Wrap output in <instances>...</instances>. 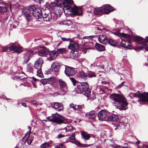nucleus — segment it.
Wrapping results in <instances>:
<instances>
[{
	"label": "nucleus",
	"mask_w": 148,
	"mask_h": 148,
	"mask_svg": "<svg viewBox=\"0 0 148 148\" xmlns=\"http://www.w3.org/2000/svg\"><path fill=\"white\" fill-rule=\"evenodd\" d=\"M64 2L61 1H58L56 2L57 6L62 8L64 7L63 10L65 13L70 14L72 12L75 15L81 16L82 15V10L81 7H75L74 9L71 7V4L73 3L72 0H64Z\"/></svg>",
	"instance_id": "1"
},
{
	"label": "nucleus",
	"mask_w": 148,
	"mask_h": 148,
	"mask_svg": "<svg viewBox=\"0 0 148 148\" xmlns=\"http://www.w3.org/2000/svg\"><path fill=\"white\" fill-rule=\"evenodd\" d=\"M111 99L117 108L120 110H125L127 108L128 103L126 99L121 95L114 94L112 95Z\"/></svg>",
	"instance_id": "2"
},
{
	"label": "nucleus",
	"mask_w": 148,
	"mask_h": 148,
	"mask_svg": "<svg viewBox=\"0 0 148 148\" xmlns=\"http://www.w3.org/2000/svg\"><path fill=\"white\" fill-rule=\"evenodd\" d=\"M43 63L42 58H40L36 60L34 63V67L37 70V75L40 77H42L43 76L41 68Z\"/></svg>",
	"instance_id": "3"
},
{
	"label": "nucleus",
	"mask_w": 148,
	"mask_h": 148,
	"mask_svg": "<svg viewBox=\"0 0 148 148\" xmlns=\"http://www.w3.org/2000/svg\"><path fill=\"white\" fill-rule=\"evenodd\" d=\"M48 119L50 121L59 124L63 123L65 120V118L63 116L58 114H52L51 116L48 117Z\"/></svg>",
	"instance_id": "4"
},
{
	"label": "nucleus",
	"mask_w": 148,
	"mask_h": 148,
	"mask_svg": "<svg viewBox=\"0 0 148 148\" xmlns=\"http://www.w3.org/2000/svg\"><path fill=\"white\" fill-rule=\"evenodd\" d=\"M130 95L131 97H138L140 98V99L138 101L139 102H142L143 103L145 102H148V92H145L139 94L137 92L135 94L131 93Z\"/></svg>",
	"instance_id": "5"
},
{
	"label": "nucleus",
	"mask_w": 148,
	"mask_h": 148,
	"mask_svg": "<svg viewBox=\"0 0 148 148\" xmlns=\"http://www.w3.org/2000/svg\"><path fill=\"white\" fill-rule=\"evenodd\" d=\"M77 86V91L79 93L87 91L89 88L88 85L86 82L80 83Z\"/></svg>",
	"instance_id": "6"
},
{
	"label": "nucleus",
	"mask_w": 148,
	"mask_h": 148,
	"mask_svg": "<svg viewBox=\"0 0 148 148\" xmlns=\"http://www.w3.org/2000/svg\"><path fill=\"white\" fill-rule=\"evenodd\" d=\"M42 17L44 21H50L51 19V15L50 10L48 8H47L45 10H42Z\"/></svg>",
	"instance_id": "7"
},
{
	"label": "nucleus",
	"mask_w": 148,
	"mask_h": 148,
	"mask_svg": "<svg viewBox=\"0 0 148 148\" xmlns=\"http://www.w3.org/2000/svg\"><path fill=\"white\" fill-rule=\"evenodd\" d=\"M108 115V112L104 110H101L98 113L97 116L99 120L103 121L107 120Z\"/></svg>",
	"instance_id": "8"
},
{
	"label": "nucleus",
	"mask_w": 148,
	"mask_h": 148,
	"mask_svg": "<svg viewBox=\"0 0 148 148\" xmlns=\"http://www.w3.org/2000/svg\"><path fill=\"white\" fill-rule=\"evenodd\" d=\"M75 70L72 67L65 66L64 72L66 75L68 76H72L75 73Z\"/></svg>",
	"instance_id": "9"
},
{
	"label": "nucleus",
	"mask_w": 148,
	"mask_h": 148,
	"mask_svg": "<svg viewBox=\"0 0 148 148\" xmlns=\"http://www.w3.org/2000/svg\"><path fill=\"white\" fill-rule=\"evenodd\" d=\"M9 49L11 51H14L17 53H19L22 51L21 47L20 46H11L9 47V48H4L3 49V50L5 51H7Z\"/></svg>",
	"instance_id": "10"
},
{
	"label": "nucleus",
	"mask_w": 148,
	"mask_h": 148,
	"mask_svg": "<svg viewBox=\"0 0 148 148\" xmlns=\"http://www.w3.org/2000/svg\"><path fill=\"white\" fill-rule=\"evenodd\" d=\"M58 56V55L56 51H49L47 59L49 61H51L55 59Z\"/></svg>",
	"instance_id": "11"
},
{
	"label": "nucleus",
	"mask_w": 148,
	"mask_h": 148,
	"mask_svg": "<svg viewBox=\"0 0 148 148\" xmlns=\"http://www.w3.org/2000/svg\"><path fill=\"white\" fill-rule=\"evenodd\" d=\"M32 53V50H27L24 53L23 57V62L24 63H27L29 60L30 55Z\"/></svg>",
	"instance_id": "12"
},
{
	"label": "nucleus",
	"mask_w": 148,
	"mask_h": 148,
	"mask_svg": "<svg viewBox=\"0 0 148 148\" xmlns=\"http://www.w3.org/2000/svg\"><path fill=\"white\" fill-rule=\"evenodd\" d=\"M81 135L82 136V138L84 140H88L91 137L93 138L95 137V136L92 134H89L85 131H81Z\"/></svg>",
	"instance_id": "13"
},
{
	"label": "nucleus",
	"mask_w": 148,
	"mask_h": 148,
	"mask_svg": "<svg viewBox=\"0 0 148 148\" xmlns=\"http://www.w3.org/2000/svg\"><path fill=\"white\" fill-rule=\"evenodd\" d=\"M38 55L41 56L47 57L49 53V50L47 48L44 47L38 50Z\"/></svg>",
	"instance_id": "14"
},
{
	"label": "nucleus",
	"mask_w": 148,
	"mask_h": 148,
	"mask_svg": "<svg viewBox=\"0 0 148 148\" xmlns=\"http://www.w3.org/2000/svg\"><path fill=\"white\" fill-rule=\"evenodd\" d=\"M98 40L100 43L106 45L107 43L108 39L106 35L100 34L98 36Z\"/></svg>",
	"instance_id": "15"
},
{
	"label": "nucleus",
	"mask_w": 148,
	"mask_h": 148,
	"mask_svg": "<svg viewBox=\"0 0 148 148\" xmlns=\"http://www.w3.org/2000/svg\"><path fill=\"white\" fill-rule=\"evenodd\" d=\"M68 48L69 49L71 50L79 49V45L77 42L71 41L70 44L68 47Z\"/></svg>",
	"instance_id": "16"
},
{
	"label": "nucleus",
	"mask_w": 148,
	"mask_h": 148,
	"mask_svg": "<svg viewBox=\"0 0 148 148\" xmlns=\"http://www.w3.org/2000/svg\"><path fill=\"white\" fill-rule=\"evenodd\" d=\"M35 11H34L33 13H32L33 15L36 19H39L41 18L42 17V10H40L39 8H37Z\"/></svg>",
	"instance_id": "17"
},
{
	"label": "nucleus",
	"mask_w": 148,
	"mask_h": 148,
	"mask_svg": "<svg viewBox=\"0 0 148 148\" xmlns=\"http://www.w3.org/2000/svg\"><path fill=\"white\" fill-rule=\"evenodd\" d=\"M97 115V112L95 110H92L85 114L86 116L89 119L94 120Z\"/></svg>",
	"instance_id": "18"
},
{
	"label": "nucleus",
	"mask_w": 148,
	"mask_h": 148,
	"mask_svg": "<svg viewBox=\"0 0 148 148\" xmlns=\"http://www.w3.org/2000/svg\"><path fill=\"white\" fill-rule=\"evenodd\" d=\"M103 8L104 14H108L114 10L113 8L109 5H106Z\"/></svg>",
	"instance_id": "19"
},
{
	"label": "nucleus",
	"mask_w": 148,
	"mask_h": 148,
	"mask_svg": "<svg viewBox=\"0 0 148 148\" xmlns=\"http://www.w3.org/2000/svg\"><path fill=\"white\" fill-rule=\"evenodd\" d=\"M30 134L28 132L25 134V136L23 138V139H26L25 142H27L28 145H30L32 143L33 140V136L31 135L29 137Z\"/></svg>",
	"instance_id": "20"
},
{
	"label": "nucleus",
	"mask_w": 148,
	"mask_h": 148,
	"mask_svg": "<svg viewBox=\"0 0 148 148\" xmlns=\"http://www.w3.org/2000/svg\"><path fill=\"white\" fill-rule=\"evenodd\" d=\"M80 53V51L79 49L71 50L70 54L71 58H75L79 56Z\"/></svg>",
	"instance_id": "21"
},
{
	"label": "nucleus",
	"mask_w": 148,
	"mask_h": 148,
	"mask_svg": "<svg viewBox=\"0 0 148 148\" xmlns=\"http://www.w3.org/2000/svg\"><path fill=\"white\" fill-rule=\"evenodd\" d=\"M103 7L95 9L94 13L96 15H101L103 14H104Z\"/></svg>",
	"instance_id": "22"
},
{
	"label": "nucleus",
	"mask_w": 148,
	"mask_h": 148,
	"mask_svg": "<svg viewBox=\"0 0 148 148\" xmlns=\"http://www.w3.org/2000/svg\"><path fill=\"white\" fill-rule=\"evenodd\" d=\"M147 41L148 42V37H147ZM143 48H146L147 50L148 51V45L146 42H144L142 43L141 46H140L137 48L134 49L135 50L140 51Z\"/></svg>",
	"instance_id": "23"
},
{
	"label": "nucleus",
	"mask_w": 148,
	"mask_h": 148,
	"mask_svg": "<svg viewBox=\"0 0 148 148\" xmlns=\"http://www.w3.org/2000/svg\"><path fill=\"white\" fill-rule=\"evenodd\" d=\"M22 11L24 15L26 18L27 20L28 21H29L31 18V12L29 11L27 9H23Z\"/></svg>",
	"instance_id": "24"
},
{
	"label": "nucleus",
	"mask_w": 148,
	"mask_h": 148,
	"mask_svg": "<svg viewBox=\"0 0 148 148\" xmlns=\"http://www.w3.org/2000/svg\"><path fill=\"white\" fill-rule=\"evenodd\" d=\"M53 107L55 109L57 110L58 111H62L63 110L62 105L59 103H55L53 105Z\"/></svg>",
	"instance_id": "25"
},
{
	"label": "nucleus",
	"mask_w": 148,
	"mask_h": 148,
	"mask_svg": "<svg viewBox=\"0 0 148 148\" xmlns=\"http://www.w3.org/2000/svg\"><path fill=\"white\" fill-rule=\"evenodd\" d=\"M130 43L127 40H123L121 42V46L124 48L130 49Z\"/></svg>",
	"instance_id": "26"
},
{
	"label": "nucleus",
	"mask_w": 148,
	"mask_h": 148,
	"mask_svg": "<svg viewBox=\"0 0 148 148\" xmlns=\"http://www.w3.org/2000/svg\"><path fill=\"white\" fill-rule=\"evenodd\" d=\"M60 65L57 62H54L51 65V69L53 71L56 72L58 71Z\"/></svg>",
	"instance_id": "27"
},
{
	"label": "nucleus",
	"mask_w": 148,
	"mask_h": 148,
	"mask_svg": "<svg viewBox=\"0 0 148 148\" xmlns=\"http://www.w3.org/2000/svg\"><path fill=\"white\" fill-rule=\"evenodd\" d=\"M58 82L60 88L66 89L67 84L66 82L62 79H58Z\"/></svg>",
	"instance_id": "28"
},
{
	"label": "nucleus",
	"mask_w": 148,
	"mask_h": 148,
	"mask_svg": "<svg viewBox=\"0 0 148 148\" xmlns=\"http://www.w3.org/2000/svg\"><path fill=\"white\" fill-rule=\"evenodd\" d=\"M69 140L71 142L74 143L77 145H79L80 143L75 139V134L74 133L71 136L69 137Z\"/></svg>",
	"instance_id": "29"
},
{
	"label": "nucleus",
	"mask_w": 148,
	"mask_h": 148,
	"mask_svg": "<svg viewBox=\"0 0 148 148\" xmlns=\"http://www.w3.org/2000/svg\"><path fill=\"white\" fill-rule=\"evenodd\" d=\"M119 119L118 116L116 115L112 114L108 117L107 120L108 121H116Z\"/></svg>",
	"instance_id": "30"
},
{
	"label": "nucleus",
	"mask_w": 148,
	"mask_h": 148,
	"mask_svg": "<svg viewBox=\"0 0 148 148\" xmlns=\"http://www.w3.org/2000/svg\"><path fill=\"white\" fill-rule=\"evenodd\" d=\"M95 47L96 49L99 51H102L105 49V48L103 45L97 43H96L95 44Z\"/></svg>",
	"instance_id": "31"
},
{
	"label": "nucleus",
	"mask_w": 148,
	"mask_h": 148,
	"mask_svg": "<svg viewBox=\"0 0 148 148\" xmlns=\"http://www.w3.org/2000/svg\"><path fill=\"white\" fill-rule=\"evenodd\" d=\"M113 33L114 35L120 37H123L124 38H127L129 37L128 35L124 34L123 33H120L119 32H114Z\"/></svg>",
	"instance_id": "32"
},
{
	"label": "nucleus",
	"mask_w": 148,
	"mask_h": 148,
	"mask_svg": "<svg viewBox=\"0 0 148 148\" xmlns=\"http://www.w3.org/2000/svg\"><path fill=\"white\" fill-rule=\"evenodd\" d=\"M107 44H109L111 46H115L117 45V42L114 40H113L112 39H108V41H107Z\"/></svg>",
	"instance_id": "33"
},
{
	"label": "nucleus",
	"mask_w": 148,
	"mask_h": 148,
	"mask_svg": "<svg viewBox=\"0 0 148 148\" xmlns=\"http://www.w3.org/2000/svg\"><path fill=\"white\" fill-rule=\"evenodd\" d=\"M56 52L58 55V54L65 53L66 52V50L64 48H59L57 49Z\"/></svg>",
	"instance_id": "34"
},
{
	"label": "nucleus",
	"mask_w": 148,
	"mask_h": 148,
	"mask_svg": "<svg viewBox=\"0 0 148 148\" xmlns=\"http://www.w3.org/2000/svg\"><path fill=\"white\" fill-rule=\"evenodd\" d=\"M131 38L134 41H140L142 40V38L138 36H133Z\"/></svg>",
	"instance_id": "35"
},
{
	"label": "nucleus",
	"mask_w": 148,
	"mask_h": 148,
	"mask_svg": "<svg viewBox=\"0 0 148 148\" xmlns=\"http://www.w3.org/2000/svg\"><path fill=\"white\" fill-rule=\"evenodd\" d=\"M79 76L82 78L85 79L88 76V75L84 71H82L79 73Z\"/></svg>",
	"instance_id": "36"
},
{
	"label": "nucleus",
	"mask_w": 148,
	"mask_h": 148,
	"mask_svg": "<svg viewBox=\"0 0 148 148\" xmlns=\"http://www.w3.org/2000/svg\"><path fill=\"white\" fill-rule=\"evenodd\" d=\"M37 8L35 6L33 5H31L28 6L27 9L29 11L31 12H32V13H33L34 11H35L36 9Z\"/></svg>",
	"instance_id": "37"
},
{
	"label": "nucleus",
	"mask_w": 148,
	"mask_h": 148,
	"mask_svg": "<svg viewBox=\"0 0 148 148\" xmlns=\"http://www.w3.org/2000/svg\"><path fill=\"white\" fill-rule=\"evenodd\" d=\"M8 5L7 4L5 5V7L0 6V12H6L7 10Z\"/></svg>",
	"instance_id": "38"
},
{
	"label": "nucleus",
	"mask_w": 148,
	"mask_h": 148,
	"mask_svg": "<svg viewBox=\"0 0 148 148\" xmlns=\"http://www.w3.org/2000/svg\"><path fill=\"white\" fill-rule=\"evenodd\" d=\"M47 79L48 82V84L54 83L56 81V78L54 77H51Z\"/></svg>",
	"instance_id": "39"
},
{
	"label": "nucleus",
	"mask_w": 148,
	"mask_h": 148,
	"mask_svg": "<svg viewBox=\"0 0 148 148\" xmlns=\"http://www.w3.org/2000/svg\"><path fill=\"white\" fill-rule=\"evenodd\" d=\"M66 130V132L71 131L73 129L72 126L70 124H68L65 127Z\"/></svg>",
	"instance_id": "40"
},
{
	"label": "nucleus",
	"mask_w": 148,
	"mask_h": 148,
	"mask_svg": "<svg viewBox=\"0 0 148 148\" xmlns=\"http://www.w3.org/2000/svg\"><path fill=\"white\" fill-rule=\"evenodd\" d=\"M84 104L81 105H76V110L79 111L84 108Z\"/></svg>",
	"instance_id": "41"
},
{
	"label": "nucleus",
	"mask_w": 148,
	"mask_h": 148,
	"mask_svg": "<svg viewBox=\"0 0 148 148\" xmlns=\"http://www.w3.org/2000/svg\"><path fill=\"white\" fill-rule=\"evenodd\" d=\"M62 24L64 25L69 26L72 24V22L69 20L64 21H62Z\"/></svg>",
	"instance_id": "42"
},
{
	"label": "nucleus",
	"mask_w": 148,
	"mask_h": 148,
	"mask_svg": "<svg viewBox=\"0 0 148 148\" xmlns=\"http://www.w3.org/2000/svg\"><path fill=\"white\" fill-rule=\"evenodd\" d=\"M88 77L91 78L93 77H95L96 76L95 73L89 71L88 73Z\"/></svg>",
	"instance_id": "43"
},
{
	"label": "nucleus",
	"mask_w": 148,
	"mask_h": 148,
	"mask_svg": "<svg viewBox=\"0 0 148 148\" xmlns=\"http://www.w3.org/2000/svg\"><path fill=\"white\" fill-rule=\"evenodd\" d=\"M50 144L49 143H45L41 145L40 147L41 148H45L50 146Z\"/></svg>",
	"instance_id": "44"
},
{
	"label": "nucleus",
	"mask_w": 148,
	"mask_h": 148,
	"mask_svg": "<svg viewBox=\"0 0 148 148\" xmlns=\"http://www.w3.org/2000/svg\"><path fill=\"white\" fill-rule=\"evenodd\" d=\"M50 8L52 9H54V7H57L56 3L52 2L49 5Z\"/></svg>",
	"instance_id": "45"
},
{
	"label": "nucleus",
	"mask_w": 148,
	"mask_h": 148,
	"mask_svg": "<svg viewBox=\"0 0 148 148\" xmlns=\"http://www.w3.org/2000/svg\"><path fill=\"white\" fill-rule=\"evenodd\" d=\"M41 82L43 85H45V84L48 83L47 79H41Z\"/></svg>",
	"instance_id": "46"
},
{
	"label": "nucleus",
	"mask_w": 148,
	"mask_h": 148,
	"mask_svg": "<svg viewBox=\"0 0 148 148\" xmlns=\"http://www.w3.org/2000/svg\"><path fill=\"white\" fill-rule=\"evenodd\" d=\"M122 125V123H120L119 122H117L116 123V125L117 127L114 128L115 130H116L117 129H120V126H121Z\"/></svg>",
	"instance_id": "47"
},
{
	"label": "nucleus",
	"mask_w": 148,
	"mask_h": 148,
	"mask_svg": "<svg viewBox=\"0 0 148 148\" xmlns=\"http://www.w3.org/2000/svg\"><path fill=\"white\" fill-rule=\"evenodd\" d=\"M95 37V36L94 35L90 36H86L84 37L83 38L84 39H87L89 40H91L93 38H94Z\"/></svg>",
	"instance_id": "48"
},
{
	"label": "nucleus",
	"mask_w": 148,
	"mask_h": 148,
	"mask_svg": "<svg viewBox=\"0 0 148 148\" xmlns=\"http://www.w3.org/2000/svg\"><path fill=\"white\" fill-rule=\"evenodd\" d=\"M76 105L71 103L70 104L69 106L70 108H72L74 110H76Z\"/></svg>",
	"instance_id": "49"
},
{
	"label": "nucleus",
	"mask_w": 148,
	"mask_h": 148,
	"mask_svg": "<svg viewBox=\"0 0 148 148\" xmlns=\"http://www.w3.org/2000/svg\"><path fill=\"white\" fill-rule=\"evenodd\" d=\"M32 66L30 64H29L28 63L27 64V69L29 70L31 72L32 71Z\"/></svg>",
	"instance_id": "50"
},
{
	"label": "nucleus",
	"mask_w": 148,
	"mask_h": 148,
	"mask_svg": "<svg viewBox=\"0 0 148 148\" xmlns=\"http://www.w3.org/2000/svg\"><path fill=\"white\" fill-rule=\"evenodd\" d=\"M56 148H64V146L63 143H61L60 144L57 145L56 147Z\"/></svg>",
	"instance_id": "51"
},
{
	"label": "nucleus",
	"mask_w": 148,
	"mask_h": 148,
	"mask_svg": "<svg viewBox=\"0 0 148 148\" xmlns=\"http://www.w3.org/2000/svg\"><path fill=\"white\" fill-rule=\"evenodd\" d=\"M62 40L64 41H71V39L70 38H61Z\"/></svg>",
	"instance_id": "52"
},
{
	"label": "nucleus",
	"mask_w": 148,
	"mask_h": 148,
	"mask_svg": "<svg viewBox=\"0 0 148 148\" xmlns=\"http://www.w3.org/2000/svg\"><path fill=\"white\" fill-rule=\"evenodd\" d=\"M70 79L73 82V85L75 86L76 83V80L73 77H70Z\"/></svg>",
	"instance_id": "53"
},
{
	"label": "nucleus",
	"mask_w": 148,
	"mask_h": 148,
	"mask_svg": "<svg viewBox=\"0 0 148 148\" xmlns=\"http://www.w3.org/2000/svg\"><path fill=\"white\" fill-rule=\"evenodd\" d=\"M65 136H64V135H62L61 134H59L58 135V137L59 138H61L62 137H64Z\"/></svg>",
	"instance_id": "54"
},
{
	"label": "nucleus",
	"mask_w": 148,
	"mask_h": 148,
	"mask_svg": "<svg viewBox=\"0 0 148 148\" xmlns=\"http://www.w3.org/2000/svg\"><path fill=\"white\" fill-rule=\"evenodd\" d=\"M60 95V94L59 92H56L53 94V96L54 97H55V96H56L58 95Z\"/></svg>",
	"instance_id": "55"
},
{
	"label": "nucleus",
	"mask_w": 148,
	"mask_h": 148,
	"mask_svg": "<svg viewBox=\"0 0 148 148\" xmlns=\"http://www.w3.org/2000/svg\"><path fill=\"white\" fill-rule=\"evenodd\" d=\"M101 83L102 84H108L110 83V82H106V81H103L101 82Z\"/></svg>",
	"instance_id": "56"
},
{
	"label": "nucleus",
	"mask_w": 148,
	"mask_h": 148,
	"mask_svg": "<svg viewBox=\"0 0 148 148\" xmlns=\"http://www.w3.org/2000/svg\"><path fill=\"white\" fill-rule=\"evenodd\" d=\"M125 82L124 81V82H123L121 83V84H120L119 85L118 87H119V88L121 87L122 86H123V85L125 84Z\"/></svg>",
	"instance_id": "57"
},
{
	"label": "nucleus",
	"mask_w": 148,
	"mask_h": 148,
	"mask_svg": "<svg viewBox=\"0 0 148 148\" xmlns=\"http://www.w3.org/2000/svg\"><path fill=\"white\" fill-rule=\"evenodd\" d=\"M34 1L38 3H40V1H41V0H33Z\"/></svg>",
	"instance_id": "58"
},
{
	"label": "nucleus",
	"mask_w": 148,
	"mask_h": 148,
	"mask_svg": "<svg viewBox=\"0 0 148 148\" xmlns=\"http://www.w3.org/2000/svg\"><path fill=\"white\" fill-rule=\"evenodd\" d=\"M22 105L25 107H27V105H26V104L25 103H22Z\"/></svg>",
	"instance_id": "59"
},
{
	"label": "nucleus",
	"mask_w": 148,
	"mask_h": 148,
	"mask_svg": "<svg viewBox=\"0 0 148 148\" xmlns=\"http://www.w3.org/2000/svg\"><path fill=\"white\" fill-rule=\"evenodd\" d=\"M28 127L29 129V132H30L31 129V127L30 126H28Z\"/></svg>",
	"instance_id": "60"
},
{
	"label": "nucleus",
	"mask_w": 148,
	"mask_h": 148,
	"mask_svg": "<svg viewBox=\"0 0 148 148\" xmlns=\"http://www.w3.org/2000/svg\"><path fill=\"white\" fill-rule=\"evenodd\" d=\"M62 22H61L58 23V24L60 25H64L63 24H62Z\"/></svg>",
	"instance_id": "61"
},
{
	"label": "nucleus",
	"mask_w": 148,
	"mask_h": 148,
	"mask_svg": "<svg viewBox=\"0 0 148 148\" xmlns=\"http://www.w3.org/2000/svg\"><path fill=\"white\" fill-rule=\"evenodd\" d=\"M32 102L33 104H36V102L35 101H33Z\"/></svg>",
	"instance_id": "62"
},
{
	"label": "nucleus",
	"mask_w": 148,
	"mask_h": 148,
	"mask_svg": "<svg viewBox=\"0 0 148 148\" xmlns=\"http://www.w3.org/2000/svg\"><path fill=\"white\" fill-rule=\"evenodd\" d=\"M136 143L138 144H140V142L139 141H138Z\"/></svg>",
	"instance_id": "63"
},
{
	"label": "nucleus",
	"mask_w": 148,
	"mask_h": 148,
	"mask_svg": "<svg viewBox=\"0 0 148 148\" xmlns=\"http://www.w3.org/2000/svg\"><path fill=\"white\" fill-rule=\"evenodd\" d=\"M13 27L14 28H16V26L15 25H13Z\"/></svg>",
	"instance_id": "64"
}]
</instances>
